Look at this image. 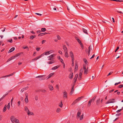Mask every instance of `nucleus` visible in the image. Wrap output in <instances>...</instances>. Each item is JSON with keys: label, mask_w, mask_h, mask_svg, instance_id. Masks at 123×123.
I'll return each mask as SVG.
<instances>
[{"label": "nucleus", "mask_w": 123, "mask_h": 123, "mask_svg": "<svg viewBox=\"0 0 123 123\" xmlns=\"http://www.w3.org/2000/svg\"><path fill=\"white\" fill-rule=\"evenodd\" d=\"M69 55L71 57L72 59H74L73 53L72 51H70L69 53Z\"/></svg>", "instance_id": "nucleus-9"}, {"label": "nucleus", "mask_w": 123, "mask_h": 123, "mask_svg": "<svg viewBox=\"0 0 123 123\" xmlns=\"http://www.w3.org/2000/svg\"><path fill=\"white\" fill-rule=\"evenodd\" d=\"M83 66V69L85 71V70H86V66L84 64Z\"/></svg>", "instance_id": "nucleus-48"}, {"label": "nucleus", "mask_w": 123, "mask_h": 123, "mask_svg": "<svg viewBox=\"0 0 123 123\" xmlns=\"http://www.w3.org/2000/svg\"><path fill=\"white\" fill-rule=\"evenodd\" d=\"M16 119V118H15V117L14 116L12 115L11 116L10 120L12 123H14V121Z\"/></svg>", "instance_id": "nucleus-7"}, {"label": "nucleus", "mask_w": 123, "mask_h": 123, "mask_svg": "<svg viewBox=\"0 0 123 123\" xmlns=\"http://www.w3.org/2000/svg\"><path fill=\"white\" fill-rule=\"evenodd\" d=\"M75 66L74 68V70L75 71H77L78 69V64L77 62H75Z\"/></svg>", "instance_id": "nucleus-11"}, {"label": "nucleus", "mask_w": 123, "mask_h": 123, "mask_svg": "<svg viewBox=\"0 0 123 123\" xmlns=\"http://www.w3.org/2000/svg\"><path fill=\"white\" fill-rule=\"evenodd\" d=\"M74 86H72V89L70 91V93L71 94L74 92Z\"/></svg>", "instance_id": "nucleus-15"}, {"label": "nucleus", "mask_w": 123, "mask_h": 123, "mask_svg": "<svg viewBox=\"0 0 123 123\" xmlns=\"http://www.w3.org/2000/svg\"><path fill=\"white\" fill-rule=\"evenodd\" d=\"M55 55H56L55 54H53L50 55L49 56H48V58L49 59L48 60H53L54 59L53 57L55 56Z\"/></svg>", "instance_id": "nucleus-4"}, {"label": "nucleus", "mask_w": 123, "mask_h": 123, "mask_svg": "<svg viewBox=\"0 0 123 123\" xmlns=\"http://www.w3.org/2000/svg\"><path fill=\"white\" fill-rule=\"evenodd\" d=\"M73 73H72L69 74V78L70 79H72L73 78Z\"/></svg>", "instance_id": "nucleus-25"}, {"label": "nucleus", "mask_w": 123, "mask_h": 123, "mask_svg": "<svg viewBox=\"0 0 123 123\" xmlns=\"http://www.w3.org/2000/svg\"><path fill=\"white\" fill-rule=\"evenodd\" d=\"M83 61L84 62L85 64H88V62L87 61L86 59V58H84L83 59Z\"/></svg>", "instance_id": "nucleus-26"}, {"label": "nucleus", "mask_w": 123, "mask_h": 123, "mask_svg": "<svg viewBox=\"0 0 123 123\" xmlns=\"http://www.w3.org/2000/svg\"><path fill=\"white\" fill-rule=\"evenodd\" d=\"M63 104L62 100H61L60 101V103L59 104V106H60L61 108H62V107Z\"/></svg>", "instance_id": "nucleus-22"}, {"label": "nucleus", "mask_w": 123, "mask_h": 123, "mask_svg": "<svg viewBox=\"0 0 123 123\" xmlns=\"http://www.w3.org/2000/svg\"><path fill=\"white\" fill-rule=\"evenodd\" d=\"M123 87V85H120L118 87L119 88H121Z\"/></svg>", "instance_id": "nucleus-53"}, {"label": "nucleus", "mask_w": 123, "mask_h": 123, "mask_svg": "<svg viewBox=\"0 0 123 123\" xmlns=\"http://www.w3.org/2000/svg\"><path fill=\"white\" fill-rule=\"evenodd\" d=\"M57 38L58 40H60L61 39V38L59 36H57Z\"/></svg>", "instance_id": "nucleus-56"}, {"label": "nucleus", "mask_w": 123, "mask_h": 123, "mask_svg": "<svg viewBox=\"0 0 123 123\" xmlns=\"http://www.w3.org/2000/svg\"><path fill=\"white\" fill-rule=\"evenodd\" d=\"M47 63L49 64H50L53 63V62H51V61H49L47 62Z\"/></svg>", "instance_id": "nucleus-63"}, {"label": "nucleus", "mask_w": 123, "mask_h": 123, "mask_svg": "<svg viewBox=\"0 0 123 123\" xmlns=\"http://www.w3.org/2000/svg\"><path fill=\"white\" fill-rule=\"evenodd\" d=\"M76 81L74 80V81L73 83V85H72V86H74Z\"/></svg>", "instance_id": "nucleus-52"}, {"label": "nucleus", "mask_w": 123, "mask_h": 123, "mask_svg": "<svg viewBox=\"0 0 123 123\" xmlns=\"http://www.w3.org/2000/svg\"><path fill=\"white\" fill-rule=\"evenodd\" d=\"M121 114V113H118V114H116V116H119Z\"/></svg>", "instance_id": "nucleus-57"}, {"label": "nucleus", "mask_w": 123, "mask_h": 123, "mask_svg": "<svg viewBox=\"0 0 123 123\" xmlns=\"http://www.w3.org/2000/svg\"><path fill=\"white\" fill-rule=\"evenodd\" d=\"M27 113L28 115L29 116L31 115H34V114L33 112H30L29 110H28V111L27 112Z\"/></svg>", "instance_id": "nucleus-13"}, {"label": "nucleus", "mask_w": 123, "mask_h": 123, "mask_svg": "<svg viewBox=\"0 0 123 123\" xmlns=\"http://www.w3.org/2000/svg\"><path fill=\"white\" fill-rule=\"evenodd\" d=\"M12 58L11 57H10L9 59L7 61V62H9V61H11V60H12Z\"/></svg>", "instance_id": "nucleus-50"}, {"label": "nucleus", "mask_w": 123, "mask_h": 123, "mask_svg": "<svg viewBox=\"0 0 123 123\" xmlns=\"http://www.w3.org/2000/svg\"><path fill=\"white\" fill-rule=\"evenodd\" d=\"M83 114L80 117V120H82L83 118Z\"/></svg>", "instance_id": "nucleus-54"}, {"label": "nucleus", "mask_w": 123, "mask_h": 123, "mask_svg": "<svg viewBox=\"0 0 123 123\" xmlns=\"http://www.w3.org/2000/svg\"><path fill=\"white\" fill-rule=\"evenodd\" d=\"M60 61L62 63L64 64V63L63 62V60L62 59H61L60 60Z\"/></svg>", "instance_id": "nucleus-51"}, {"label": "nucleus", "mask_w": 123, "mask_h": 123, "mask_svg": "<svg viewBox=\"0 0 123 123\" xmlns=\"http://www.w3.org/2000/svg\"><path fill=\"white\" fill-rule=\"evenodd\" d=\"M74 59H72V66H73L74 65Z\"/></svg>", "instance_id": "nucleus-37"}, {"label": "nucleus", "mask_w": 123, "mask_h": 123, "mask_svg": "<svg viewBox=\"0 0 123 123\" xmlns=\"http://www.w3.org/2000/svg\"><path fill=\"white\" fill-rule=\"evenodd\" d=\"M15 72H14L13 73H12V74H9V75H6L2 76V77H0V78H5L6 77H8L12 76V75H13L14 74H15Z\"/></svg>", "instance_id": "nucleus-8"}, {"label": "nucleus", "mask_w": 123, "mask_h": 123, "mask_svg": "<svg viewBox=\"0 0 123 123\" xmlns=\"http://www.w3.org/2000/svg\"><path fill=\"white\" fill-rule=\"evenodd\" d=\"M123 108H122L121 109H119V110H118L117 111H116V112H117V113H118L120 112L121 111H122L123 110Z\"/></svg>", "instance_id": "nucleus-40"}, {"label": "nucleus", "mask_w": 123, "mask_h": 123, "mask_svg": "<svg viewBox=\"0 0 123 123\" xmlns=\"http://www.w3.org/2000/svg\"><path fill=\"white\" fill-rule=\"evenodd\" d=\"M52 51V50H50L46 52L45 53L44 55H47L48 54H50L49 52H50V51Z\"/></svg>", "instance_id": "nucleus-30"}, {"label": "nucleus", "mask_w": 123, "mask_h": 123, "mask_svg": "<svg viewBox=\"0 0 123 123\" xmlns=\"http://www.w3.org/2000/svg\"><path fill=\"white\" fill-rule=\"evenodd\" d=\"M8 41L10 42L11 43L12 42V39H11Z\"/></svg>", "instance_id": "nucleus-60"}, {"label": "nucleus", "mask_w": 123, "mask_h": 123, "mask_svg": "<svg viewBox=\"0 0 123 123\" xmlns=\"http://www.w3.org/2000/svg\"><path fill=\"white\" fill-rule=\"evenodd\" d=\"M14 122L15 123H20L19 122V120L17 118L15 119V120L14 121Z\"/></svg>", "instance_id": "nucleus-32"}, {"label": "nucleus", "mask_w": 123, "mask_h": 123, "mask_svg": "<svg viewBox=\"0 0 123 123\" xmlns=\"http://www.w3.org/2000/svg\"><path fill=\"white\" fill-rule=\"evenodd\" d=\"M119 49V47H117L116 49V50L115 51V52H116V51L118 49Z\"/></svg>", "instance_id": "nucleus-58"}, {"label": "nucleus", "mask_w": 123, "mask_h": 123, "mask_svg": "<svg viewBox=\"0 0 123 123\" xmlns=\"http://www.w3.org/2000/svg\"><path fill=\"white\" fill-rule=\"evenodd\" d=\"M96 98V96H95L93 97L92 98V99H90L91 100H92V101L93 102L94 100H95V98Z\"/></svg>", "instance_id": "nucleus-38"}, {"label": "nucleus", "mask_w": 123, "mask_h": 123, "mask_svg": "<svg viewBox=\"0 0 123 123\" xmlns=\"http://www.w3.org/2000/svg\"><path fill=\"white\" fill-rule=\"evenodd\" d=\"M65 52V56L66 57H69V55L67 53V51Z\"/></svg>", "instance_id": "nucleus-27"}, {"label": "nucleus", "mask_w": 123, "mask_h": 123, "mask_svg": "<svg viewBox=\"0 0 123 123\" xmlns=\"http://www.w3.org/2000/svg\"><path fill=\"white\" fill-rule=\"evenodd\" d=\"M115 99L113 98L109 99L108 101L105 103L106 104H107L109 103H113L115 102Z\"/></svg>", "instance_id": "nucleus-3"}, {"label": "nucleus", "mask_w": 123, "mask_h": 123, "mask_svg": "<svg viewBox=\"0 0 123 123\" xmlns=\"http://www.w3.org/2000/svg\"><path fill=\"white\" fill-rule=\"evenodd\" d=\"M88 71V70L86 69V70H85L84 71V74H87V72Z\"/></svg>", "instance_id": "nucleus-39"}, {"label": "nucleus", "mask_w": 123, "mask_h": 123, "mask_svg": "<svg viewBox=\"0 0 123 123\" xmlns=\"http://www.w3.org/2000/svg\"><path fill=\"white\" fill-rule=\"evenodd\" d=\"M36 37V36H30V39L31 40H32L33 38Z\"/></svg>", "instance_id": "nucleus-31"}, {"label": "nucleus", "mask_w": 123, "mask_h": 123, "mask_svg": "<svg viewBox=\"0 0 123 123\" xmlns=\"http://www.w3.org/2000/svg\"><path fill=\"white\" fill-rule=\"evenodd\" d=\"M100 103V98H99L98 99V100H97L96 102V105H98Z\"/></svg>", "instance_id": "nucleus-18"}, {"label": "nucleus", "mask_w": 123, "mask_h": 123, "mask_svg": "<svg viewBox=\"0 0 123 123\" xmlns=\"http://www.w3.org/2000/svg\"><path fill=\"white\" fill-rule=\"evenodd\" d=\"M54 74V73H51L49 75L47 79H48L50 78Z\"/></svg>", "instance_id": "nucleus-17"}, {"label": "nucleus", "mask_w": 123, "mask_h": 123, "mask_svg": "<svg viewBox=\"0 0 123 123\" xmlns=\"http://www.w3.org/2000/svg\"><path fill=\"white\" fill-rule=\"evenodd\" d=\"M7 108V109L8 110H9V109H10V102H9L8 104Z\"/></svg>", "instance_id": "nucleus-33"}, {"label": "nucleus", "mask_w": 123, "mask_h": 123, "mask_svg": "<svg viewBox=\"0 0 123 123\" xmlns=\"http://www.w3.org/2000/svg\"><path fill=\"white\" fill-rule=\"evenodd\" d=\"M28 88V87H25L24 88L22 89L21 90L20 92H22L24 90H25L27 89Z\"/></svg>", "instance_id": "nucleus-21"}, {"label": "nucleus", "mask_w": 123, "mask_h": 123, "mask_svg": "<svg viewBox=\"0 0 123 123\" xmlns=\"http://www.w3.org/2000/svg\"><path fill=\"white\" fill-rule=\"evenodd\" d=\"M25 111H27V110H28H28H29L28 109L27 107L26 106L25 107Z\"/></svg>", "instance_id": "nucleus-46"}, {"label": "nucleus", "mask_w": 123, "mask_h": 123, "mask_svg": "<svg viewBox=\"0 0 123 123\" xmlns=\"http://www.w3.org/2000/svg\"><path fill=\"white\" fill-rule=\"evenodd\" d=\"M61 111V109L59 108H58L56 110V112L57 113Z\"/></svg>", "instance_id": "nucleus-34"}, {"label": "nucleus", "mask_w": 123, "mask_h": 123, "mask_svg": "<svg viewBox=\"0 0 123 123\" xmlns=\"http://www.w3.org/2000/svg\"><path fill=\"white\" fill-rule=\"evenodd\" d=\"M28 94L27 93H26L25 94L26 98L25 99V101L26 103H27L28 102Z\"/></svg>", "instance_id": "nucleus-10"}, {"label": "nucleus", "mask_w": 123, "mask_h": 123, "mask_svg": "<svg viewBox=\"0 0 123 123\" xmlns=\"http://www.w3.org/2000/svg\"><path fill=\"white\" fill-rule=\"evenodd\" d=\"M77 39H76L77 40L78 42L80 44H82L81 42V40L79 38H77Z\"/></svg>", "instance_id": "nucleus-28"}, {"label": "nucleus", "mask_w": 123, "mask_h": 123, "mask_svg": "<svg viewBox=\"0 0 123 123\" xmlns=\"http://www.w3.org/2000/svg\"><path fill=\"white\" fill-rule=\"evenodd\" d=\"M45 75H42L40 76H37L36 77V78H39L40 79H39V80H44L45 79V78H43V76H45Z\"/></svg>", "instance_id": "nucleus-5"}, {"label": "nucleus", "mask_w": 123, "mask_h": 123, "mask_svg": "<svg viewBox=\"0 0 123 123\" xmlns=\"http://www.w3.org/2000/svg\"><path fill=\"white\" fill-rule=\"evenodd\" d=\"M23 48L24 49H27L28 50H29V48L27 46H26L25 47H23Z\"/></svg>", "instance_id": "nucleus-55"}, {"label": "nucleus", "mask_w": 123, "mask_h": 123, "mask_svg": "<svg viewBox=\"0 0 123 123\" xmlns=\"http://www.w3.org/2000/svg\"><path fill=\"white\" fill-rule=\"evenodd\" d=\"M46 41V40H43L42 41V43L43 44Z\"/></svg>", "instance_id": "nucleus-62"}, {"label": "nucleus", "mask_w": 123, "mask_h": 123, "mask_svg": "<svg viewBox=\"0 0 123 123\" xmlns=\"http://www.w3.org/2000/svg\"><path fill=\"white\" fill-rule=\"evenodd\" d=\"M60 66L57 65L55 67H54L52 68V70H55L58 68L60 67Z\"/></svg>", "instance_id": "nucleus-20"}, {"label": "nucleus", "mask_w": 123, "mask_h": 123, "mask_svg": "<svg viewBox=\"0 0 123 123\" xmlns=\"http://www.w3.org/2000/svg\"><path fill=\"white\" fill-rule=\"evenodd\" d=\"M39 91L44 93L45 92H46V90H41Z\"/></svg>", "instance_id": "nucleus-44"}, {"label": "nucleus", "mask_w": 123, "mask_h": 123, "mask_svg": "<svg viewBox=\"0 0 123 123\" xmlns=\"http://www.w3.org/2000/svg\"><path fill=\"white\" fill-rule=\"evenodd\" d=\"M80 46L81 48L82 49H84V46L83 45V44L82 43V44H80Z\"/></svg>", "instance_id": "nucleus-45"}, {"label": "nucleus", "mask_w": 123, "mask_h": 123, "mask_svg": "<svg viewBox=\"0 0 123 123\" xmlns=\"http://www.w3.org/2000/svg\"><path fill=\"white\" fill-rule=\"evenodd\" d=\"M41 31L44 32L46 31V29L45 28H42L41 29Z\"/></svg>", "instance_id": "nucleus-36"}, {"label": "nucleus", "mask_w": 123, "mask_h": 123, "mask_svg": "<svg viewBox=\"0 0 123 123\" xmlns=\"http://www.w3.org/2000/svg\"><path fill=\"white\" fill-rule=\"evenodd\" d=\"M15 49V48L14 47H13L11 48L8 51L9 53H10L13 51Z\"/></svg>", "instance_id": "nucleus-16"}, {"label": "nucleus", "mask_w": 123, "mask_h": 123, "mask_svg": "<svg viewBox=\"0 0 123 123\" xmlns=\"http://www.w3.org/2000/svg\"><path fill=\"white\" fill-rule=\"evenodd\" d=\"M18 106H20V101H19L18 102Z\"/></svg>", "instance_id": "nucleus-61"}, {"label": "nucleus", "mask_w": 123, "mask_h": 123, "mask_svg": "<svg viewBox=\"0 0 123 123\" xmlns=\"http://www.w3.org/2000/svg\"><path fill=\"white\" fill-rule=\"evenodd\" d=\"M92 100H91L90 99L89 101L88 104V106H90L91 105V104L92 102Z\"/></svg>", "instance_id": "nucleus-29"}, {"label": "nucleus", "mask_w": 123, "mask_h": 123, "mask_svg": "<svg viewBox=\"0 0 123 123\" xmlns=\"http://www.w3.org/2000/svg\"><path fill=\"white\" fill-rule=\"evenodd\" d=\"M7 106L6 105H5V106L3 109V111L4 112H5L6 110V108H7Z\"/></svg>", "instance_id": "nucleus-23"}, {"label": "nucleus", "mask_w": 123, "mask_h": 123, "mask_svg": "<svg viewBox=\"0 0 123 123\" xmlns=\"http://www.w3.org/2000/svg\"><path fill=\"white\" fill-rule=\"evenodd\" d=\"M87 27L86 26H82V29L83 32L86 34H88L87 29Z\"/></svg>", "instance_id": "nucleus-2"}, {"label": "nucleus", "mask_w": 123, "mask_h": 123, "mask_svg": "<svg viewBox=\"0 0 123 123\" xmlns=\"http://www.w3.org/2000/svg\"><path fill=\"white\" fill-rule=\"evenodd\" d=\"M49 88L51 91H52L53 89V86L51 85H49Z\"/></svg>", "instance_id": "nucleus-19"}, {"label": "nucleus", "mask_w": 123, "mask_h": 123, "mask_svg": "<svg viewBox=\"0 0 123 123\" xmlns=\"http://www.w3.org/2000/svg\"><path fill=\"white\" fill-rule=\"evenodd\" d=\"M8 93H6V94L4 95L1 98L3 99L5 96L8 94Z\"/></svg>", "instance_id": "nucleus-41"}, {"label": "nucleus", "mask_w": 123, "mask_h": 123, "mask_svg": "<svg viewBox=\"0 0 123 123\" xmlns=\"http://www.w3.org/2000/svg\"><path fill=\"white\" fill-rule=\"evenodd\" d=\"M35 99L36 100H38V97L36 95L35 96Z\"/></svg>", "instance_id": "nucleus-43"}, {"label": "nucleus", "mask_w": 123, "mask_h": 123, "mask_svg": "<svg viewBox=\"0 0 123 123\" xmlns=\"http://www.w3.org/2000/svg\"><path fill=\"white\" fill-rule=\"evenodd\" d=\"M64 94L63 95V97L64 98H67V93L65 91L63 92Z\"/></svg>", "instance_id": "nucleus-12"}, {"label": "nucleus", "mask_w": 123, "mask_h": 123, "mask_svg": "<svg viewBox=\"0 0 123 123\" xmlns=\"http://www.w3.org/2000/svg\"><path fill=\"white\" fill-rule=\"evenodd\" d=\"M81 114L80 112L78 111L77 113V117H80V115Z\"/></svg>", "instance_id": "nucleus-35"}, {"label": "nucleus", "mask_w": 123, "mask_h": 123, "mask_svg": "<svg viewBox=\"0 0 123 123\" xmlns=\"http://www.w3.org/2000/svg\"><path fill=\"white\" fill-rule=\"evenodd\" d=\"M63 49L64 50L65 52L68 51V49L66 47L65 45H63Z\"/></svg>", "instance_id": "nucleus-14"}, {"label": "nucleus", "mask_w": 123, "mask_h": 123, "mask_svg": "<svg viewBox=\"0 0 123 123\" xmlns=\"http://www.w3.org/2000/svg\"><path fill=\"white\" fill-rule=\"evenodd\" d=\"M84 97L83 96H81L80 97H79L77 99H75L72 103V105H74L76 104L78 101H79L82 98H83Z\"/></svg>", "instance_id": "nucleus-1"}, {"label": "nucleus", "mask_w": 123, "mask_h": 123, "mask_svg": "<svg viewBox=\"0 0 123 123\" xmlns=\"http://www.w3.org/2000/svg\"><path fill=\"white\" fill-rule=\"evenodd\" d=\"M78 74H76L75 75V77L74 79V80L77 81V79L78 78Z\"/></svg>", "instance_id": "nucleus-24"}, {"label": "nucleus", "mask_w": 123, "mask_h": 123, "mask_svg": "<svg viewBox=\"0 0 123 123\" xmlns=\"http://www.w3.org/2000/svg\"><path fill=\"white\" fill-rule=\"evenodd\" d=\"M90 47H89L88 48V55H89L90 54Z\"/></svg>", "instance_id": "nucleus-42"}, {"label": "nucleus", "mask_w": 123, "mask_h": 123, "mask_svg": "<svg viewBox=\"0 0 123 123\" xmlns=\"http://www.w3.org/2000/svg\"><path fill=\"white\" fill-rule=\"evenodd\" d=\"M43 35H43V33H41L39 34L38 35V36H42Z\"/></svg>", "instance_id": "nucleus-47"}, {"label": "nucleus", "mask_w": 123, "mask_h": 123, "mask_svg": "<svg viewBox=\"0 0 123 123\" xmlns=\"http://www.w3.org/2000/svg\"><path fill=\"white\" fill-rule=\"evenodd\" d=\"M115 1H116L117 2H123V0H115Z\"/></svg>", "instance_id": "nucleus-49"}, {"label": "nucleus", "mask_w": 123, "mask_h": 123, "mask_svg": "<svg viewBox=\"0 0 123 123\" xmlns=\"http://www.w3.org/2000/svg\"><path fill=\"white\" fill-rule=\"evenodd\" d=\"M56 88H57L59 90V87L58 85H56Z\"/></svg>", "instance_id": "nucleus-59"}, {"label": "nucleus", "mask_w": 123, "mask_h": 123, "mask_svg": "<svg viewBox=\"0 0 123 123\" xmlns=\"http://www.w3.org/2000/svg\"><path fill=\"white\" fill-rule=\"evenodd\" d=\"M23 53L22 52H21L20 53H18L16 54L14 56H12L11 57V58H12V59H13L14 58H15L16 57H18V56L19 55H20L21 54H22Z\"/></svg>", "instance_id": "nucleus-6"}, {"label": "nucleus", "mask_w": 123, "mask_h": 123, "mask_svg": "<svg viewBox=\"0 0 123 123\" xmlns=\"http://www.w3.org/2000/svg\"><path fill=\"white\" fill-rule=\"evenodd\" d=\"M58 52L61 55H62V51L60 50H59Z\"/></svg>", "instance_id": "nucleus-64"}]
</instances>
